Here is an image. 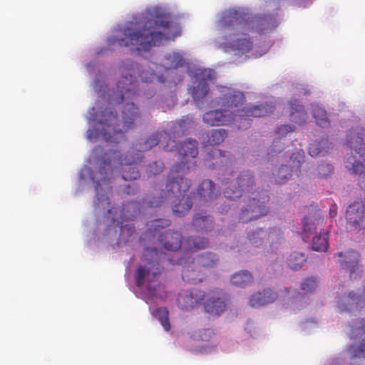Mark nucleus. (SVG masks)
Returning <instances> with one entry per match:
<instances>
[{
	"label": "nucleus",
	"mask_w": 365,
	"mask_h": 365,
	"mask_svg": "<svg viewBox=\"0 0 365 365\" xmlns=\"http://www.w3.org/2000/svg\"><path fill=\"white\" fill-rule=\"evenodd\" d=\"M204 162L207 168L216 170L223 185H227L224 189V196L227 200L234 201L242 197L239 222L247 223L268 213L269 208L266 205L269 200L268 191L254 190L255 180L252 171L244 170L235 180L232 179L235 158L230 151L212 148L205 155Z\"/></svg>",
	"instance_id": "1"
},
{
	"label": "nucleus",
	"mask_w": 365,
	"mask_h": 365,
	"mask_svg": "<svg viewBox=\"0 0 365 365\" xmlns=\"http://www.w3.org/2000/svg\"><path fill=\"white\" fill-rule=\"evenodd\" d=\"M116 34L107 37L108 46H132V50L141 55L152 46H160L180 35L178 25L170 20L168 11L162 6L148 8L145 12L135 14L133 21L115 28Z\"/></svg>",
	"instance_id": "2"
},
{
	"label": "nucleus",
	"mask_w": 365,
	"mask_h": 365,
	"mask_svg": "<svg viewBox=\"0 0 365 365\" xmlns=\"http://www.w3.org/2000/svg\"><path fill=\"white\" fill-rule=\"evenodd\" d=\"M281 0H265L267 7L273 8L274 13L253 15L248 8H231L222 12L216 26L220 36L215 39L218 48L225 52H235V55L248 53L252 42L242 36L249 31L264 34L274 29L279 23V3Z\"/></svg>",
	"instance_id": "3"
},
{
	"label": "nucleus",
	"mask_w": 365,
	"mask_h": 365,
	"mask_svg": "<svg viewBox=\"0 0 365 365\" xmlns=\"http://www.w3.org/2000/svg\"><path fill=\"white\" fill-rule=\"evenodd\" d=\"M171 168L168 177L165 190H160L158 196H148L142 202V205L136 202L123 204L122 208L112 207L107 210V217L112 225L120 228V232L128 230V236L131 237L134 227L131 224H125L132 221L141 212L145 207H155L165 201H171L172 210L177 217L185 215L193 205L192 197L195 192H191L185 196V193L191 186V181L183 177L185 173H177Z\"/></svg>",
	"instance_id": "4"
},
{
	"label": "nucleus",
	"mask_w": 365,
	"mask_h": 365,
	"mask_svg": "<svg viewBox=\"0 0 365 365\" xmlns=\"http://www.w3.org/2000/svg\"><path fill=\"white\" fill-rule=\"evenodd\" d=\"M143 257L146 262L140 264L135 269L134 278L136 287L134 293L148 304L158 299L166 298L164 285L158 282L165 261L172 264L181 265L182 280L187 283L196 284L204 279L202 269L190 257H170L165 253L159 252L156 247L148 246L145 247Z\"/></svg>",
	"instance_id": "5"
},
{
	"label": "nucleus",
	"mask_w": 365,
	"mask_h": 365,
	"mask_svg": "<svg viewBox=\"0 0 365 365\" xmlns=\"http://www.w3.org/2000/svg\"><path fill=\"white\" fill-rule=\"evenodd\" d=\"M95 88L98 93V101L96 103V108L93 107V141L95 138L101 137L106 143H119L125 140V134L120 128L115 106L122 103L121 115L124 127L127 129L134 128L135 122L141 117V113L138 106L133 102H125V100H132L126 96L122 101L118 103H107L108 93L112 94V91H117L115 88L110 89L106 85L101 84L100 81H95ZM135 98H133L134 99Z\"/></svg>",
	"instance_id": "6"
},
{
	"label": "nucleus",
	"mask_w": 365,
	"mask_h": 365,
	"mask_svg": "<svg viewBox=\"0 0 365 365\" xmlns=\"http://www.w3.org/2000/svg\"><path fill=\"white\" fill-rule=\"evenodd\" d=\"M140 153H128L124 158L120 152L106 150L98 145L93 149V163L99 165L98 171H93V185L95 187L97 205L109 207L108 193L111 190V178L120 177L124 180H134L140 177L136 165L141 162Z\"/></svg>",
	"instance_id": "7"
},
{
	"label": "nucleus",
	"mask_w": 365,
	"mask_h": 365,
	"mask_svg": "<svg viewBox=\"0 0 365 365\" xmlns=\"http://www.w3.org/2000/svg\"><path fill=\"white\" fill-rule=\"evenodd\" d=\"M118 70L120 76L116 83L117 91H112V94L108 93L107 103H118L126 96L128 98H133L139 96V81L138 78L144 83H151L156 79L158 83L163 88L168 90V93H172L176 86L179 84L181 76H178L173 79L166 78L167 76L172 73L173 69L165 70L163 65H158L150 62L146 67H143L140 63L131 60L125 59L120 62Z\"/></svg>",
	"instance_id": "8"
},
{
	"label": "nucleus",
	"mask_w": 365,
	"mask_h": 365,
	"mask_svg": "<svg viewBox=\"0 0 365 365\" xmlns=\"http://www.w3.org/2000/svg\"><path fill=\"white\" fill-rule=\"evenodd\" d=\"M274 106L272 103H264L259 105L247 106L237 113L226 109H215L204 113L202 120L212 126H220L233 123L238 129L247 130L252 123L251 117L259 118L274 111Z\"/></svg>",
	"instance_id": "9"
},
{
	"label": "nucleus",
	"mask_w": 365,
	"mask_h": 365,
	"mask_svg": "<svg viewBox=\"0 0 365 365\" xmlns=\"http://www.w3.org/2000/svg\"><path fill=\"white\" fill-rule=\"evenodd\" d=\"M346 144L350 153L345 157V168L351 174L359 175L358 184L365 190V128L349 130Z\"/></svg>",
	"instance_id": "10"
},
{
	"label": "nucleus",
	"mask_w": 365,
	"mask_h": 365,
	"mask_svg": "<svg viewBox=\"0 0 365 365\" xmlns=\"http://www.w3.org/2000/svg\"><path fill=\"white\" fill-rule=\"evenodd\" d=\"M349 335L351 339H361L360 343L351 344L326 365H360L359 361L365 359V319H354L349 324Z\"/></svg>",
	"instance_id": "11"
},
{
	"label": "nucleus",
	"mask_w": 365,
	"mask_h": 365,
	"mask_svg": "<svg viewBox=\"0 0 365 365\" xmlns=\"http://www.w3.org/2000/svg\"><path fill=\"white\" fill-rule=\"evenodd\" d=\"M317 284V278L309 277L305 278L300 284L302 292L291 287H284L281 292L284 294V297H287V308L294 313L305 308L311 301L309 294L315 290Z\"/></svg>",
	"instance_id": "12"
},
{
	"label": "nucleus",
	"mask_w": 365,
	"mask_h": 365,
	"mask_svg": "<svg viewBox=\"0 0 365 365\" xmlns=\"http://www.w3.org/2000/svg\"><path fill=\"white\" fill-rule=\"evenodd\" d=\"M187 73L191 82L188 92L195 102H199L207 94L209 85L215 79V72L210 68L188 66Z\"/></svg>",
	"instance_id": "13"
},
{
	"label": "nucleus",
	"mask_w": 365,
	"mask_h": 365,
	"mask_svg": "<svg viewBox=\"0 0 365 365\" xmlns=\"http://www.w3.org/2000/svg\"><path fill=\"white\" fill-rule=\"evenodd\" d=\"M175 145L172 151H177L181 158L179 163L173 165V170L187 173L196 167L194 159L198 155V143L196 140L189 138L180 143L175 141Z\"/></svg>",
	"instance_id": "14"
},
{
	"label": "nucleus",
	"mask_w": 365,
	"mask_h": 365,
	"mask_svg": "<svg viewBox=\"0 0 365 365\" xmlns=\"http://www.w3.org/2000/svg\"><path fill=\"white\" fill-rule=\"evenodd\" d=\"M336 307L340 313H353L365 308V286L363 289L339 294L335 297Z\"/></svg>",
	"instance_id": "15"
},
{
	"label": "nucleus",
	"mask_w": 365,
	"mask_h": 365,
	"mask_svg": "<svg viewBox=\"0 0 365 365\" xmlns=\"http://www.w3.org/2000/svg\"><path fill=\"white\" fill-rule=\"evenodd\" d=\"M168 136V134L167 133V132L163 130L152 134L146 139L138 140L133 145V150L136 152L134 153L133 151L132 153H140L143 158V152L150 150L152 148L158 144H160V146H162L164 150L171 152L173 149V147H175L176 145L175 140L172 141V143H173V145H170L168 140H167Z\"/></svg>",
	"instance_id": "16"
},
{
	"label": "nucleus",
	"mask_w": 365,
	"mask_h": 365,
	"mask_svg": "<svg viewBox=\"0 0 365 365\" xmlns=\"http://www.w3.org/2000/svg\"><path fill=\"white\" fill-rule=\"evenodd\" d=\"M187 64L186 59L180 52H170L165 54L163 63L158 65H163L165 70L173 69V72L169 76L165 74L166 78L170 79L176 78L179 75L181 76L179 83H180L185 77V71L183 67Z\"/></svg>",
	"instance_id": "17"
},
{
	"label": "nucleus",
	"mask_w": 365,
	"mask_h": 365,
	"mask_svg": "<svg viewBox=\"0 0 365 365\" xmlns=\"http://www.w3.org/2000/svg\"><path fill=\"white\" fill-rule=\"evenodd\" d=\"M346 219L348 228L359 232L365 228V205L362 201H355L346 209Z\"/></svg>",
	"instance_id": "18"
},
{
	"label": "nucleus",
	"mask_w": 365,
	"mask_h": 365,
	"mask_svg": "<svg viewBox=\"0 0 365 365\" xmlns=\"http://www.w3.org/2000/svg\"><path fill=\"white\" fill-rule=\"evenodd\" d=\"M336 255L341 258L339 261L340 267L349 271L351 279H356L361 271L359 264V254L351 250L345 252H339Z\"/></svg>",
	"instance_id": "19"
},
{
	"label": "nucleus",
	"mask_w": 365,
	"mask_h": 365,
	"mask_svg": "<svg viewBox=\"0 0 365 365\" xmlns=\"http://www.w3.org/2000/svg\"><path fill=\"white\" fill-rule=\"evenodd\" d=\"M205 292L192 289L182 291L177 299L178 305L181 309L191 310L204 300Z\"/></svg>",
	"instance_id": "20"
},
{
	"label": "nucleus",
	"mask_w": 365,
	"mask_h": 365,
	"mask_svg": "<svg viewBox=\"0 0 365 365\" xmlns=\"http://www.w3.org/2000/svg\"><path fill=\"white\" fill-rule=\"evenodd\" d=\"M220 191L215 183L211 180H204L202 181L195 192V197H192L193 204L197 200H199L200 204H205L215 200L220 195Z\"/></svg>",
	"instance_id": "21"
},
{
	"label": "nucleus",
	"mask_w": 365,
	"mask_h": 365,
	"mask_svg": "<svg viewBox=\"0 0 365 365\" xmlns=\"http://www.w3.org/2000/svg\"><path fill=\"white\" fill-rule=\"evenodd\" d=\"M296 127L293 125H280L275 130V138L269 147L268 155L273 156L281 153L285 148L286 137L294 132Z\"/></svg>",
	"instance_id": "22"
},
{
	"label": "nucleus",
	"mask_w": 365,
	"mask_h": 365,
	"mask_svg": "<svg viewBox=\"0 0 365 365\" xmlns=\"http://www.w3.org/2000/svg\"><path fill=\"white\" fill-rule=\"evenodd\" d=\"M193 125L194 119L191 115L183 116L181 119L173 122L170 125L168 131H166L168 134L167 140L170 145H173L172 141L175 140V142L176 138L184 135L188 129L193 126Z\"/></svg>",
	"instance_id": "23"
},
{
	"label": "nucleus",
	"mask_w": 365,
	"mask_h": 365,
	"mask_svg": "<svg viewBox=\"0 0 365 365\" xmlns=\"http://www.w3.org/2000/svg\"><path fill=\"white\" fill-rule=\"evenodd\" d=\"M245 101L244 93L229 88H222L221 96L217 101V105L232 108L242 105Z\"/></svg>",
	"instance_id": "24"
},
{
	"label": "nucleus",
	"mask_w": 365,
	"mask_h": 365,
	"mask_svg": "<svg viewBox=\"0 0 365 365\" xmlns=\"http://www.w3.org/2000/svg\"><path fill=\"white\" fill-rule=\"evenodd\" d=\"M160 244L168 251H177L182 246V235L180 232L168 230L158 235Z\"/></svg>",
	"instance_id": "25"
},
{
	"label": "nucleus",
	"mask_w": 365,
	"mask_h": 365,
	"mask_svg": "<svg viewBox=\"0 0 365 365\" xmlns=\"http://www.w3.org/2000/svg\"><path fill=\"white\" fill-rule=\"evenodd\" d=\"M333 148V144L328 140V137L323 135L316 138L309 145L308 153L312 157L324 156L328 154Z\"/></svg>",
	"instance_id": "26"
},
{
	"label": "nucleus",
	"mask_w": 365,
	"mask_h": 365,
	"mask_svg": "<svg viewBox=\"0 0 365 365\" xmlns=\"http://www.w3.org/2000/svg\"><path fill=\"white\" fill-rule=\"evenodd\" d=\"M170 225L168 219L158 218L147 223V230L140 237L141 242H152L156 237L160 230L165 228Z\"/></svg>",
	"instance_id": "27"
},
{
	"label": "nucleus",
	"mask_w": 365,
	"mask_h": 365,
	"mask_svg": "<svg viewBox=\"0 0 365 365\" xmlns=\"http://www.w3.org/2000/svg\"><path fill=\"white\" fill-rule=\"evenodd\" d=\"M213 217L206 212H197L193 215L192 225L196 232L207 233L214 229Z\"/></svg>",
	"instance_id": "28"
},
{
	"label": "nucleus",
	"mask_w": 365,
	"mask_h": 365,
	"mask_svg": "<svg viewBox=\"0 0 365 365\" xmlns=\"http://www.w3.org/2000/svg\"><path fill=\"white\" fill-rule=\"evenodd\" d=\"M290 106V120L299 125L306 123L308 115L304 110V108L300 101L297 99H292L289 101Z\"/></svg>",
	"instance_id": "29"
},
{
	"label": "nucleus",
	"mask_w": 365,
	"mask_h": 365,
	"mask_svg": "<svg viewBox=\"0 0 365 365\" xmlns=\"http://www.w3.org/2000/svg\"><path fill=\"white\" fill-rule=\"evenodd\" d=\"M320 219L317 220L315 216H306L303 220V230L301 233L302 238L305 242H309L311 237L317 233V225Z\"/></svg>",
	"instance_id": "30"
},
{
	"label": "nucleus",
	"mask_w": 365,
	"mask_h": 365,
	"mask_svg": "<svg viewBox=\"0 0 365 365\" xmlns=\"http://www.w3.org/2000/svg\"><path fill=\"white\" fill-rule=\"evenodd\" d=\"M267 234L266 230L262 227H247V239L255 247H260L264 243Z\"/></svg>",
	"instance_id": "31"
},
{
	"label": "nucleus",
	"mask_w": 365,
	"mask_h": 365,
	"mask_svg": "<svg viewBox=\"0 0 365 365\" xmlns=\"http://www.w3.org/2000/svg\"><path fill=\"white\" fill-rule=\"evenodd\" d=\"M225 301L219 297L208 298L204 306L205 312L213 316L220 315L225 311Z\"/></svg>",
	"instance_id": "32"
},
{
	"label": "nucleus",
	"mask_w": 365,
	"mask_h": 365,
	"mask_svg": "<svg viewBox=\"0 0 365 365\" xmlns=\"http://www.w3.org/2000/svg\"><path fill=\"white\" fill-rule=\"evenodd\" d=\"M312 114L314 118L317 125L321 128H328L330 122L326 110L319 103L312 104Z\"/></svg>",
	"instance_id": "33"
},
{
	"label": "nucleus",
	"mask_w": 365,
	"mask_h": 365,
	"mask_svg": "<svg viewBox=\"0 0 365 365\" xmlns=\"http://www.w3.org/2000/svg\"><path fill=\"white\" fill-rule=\"evenodd\" d=\"M195 263L202 269L212 268L219 262L218 255L212 252H206L197 255L195 258H192Z\"/></svg>",
	"instance_id": "34"
},
{
	"label": "nucleus",
	"mask_w": 365,
	"mask_h": 365,
	"mask_svg": "<svg viewBox=\"0 0 365 365\" xmlns=\"http://www.w3.org/2000/svg\"><path fill=\"white\" fill-rule=\"evenodd\" d=\"M266 230V240L269 243L272 252H274L277 246L284 241V235L282 230L277 227H269Z\"/></svg>",
	"instance_id": "35"
},
{
	"label": "nucleus",
	"mask_w": 365,
	"mask_h": 365,
	"mask_svg": "<svg viewBox=\"0 0 365 365\" xmlns=\"http://www.w3.org/2000/svg\"><path fill=\"white\" fill-rule=\"evenodd\" d=\"M208 245L209 240L204 237L190 236L185 241V248L192 252L205 249Z\"/></svg>",
	"instance_id": "36"
},
{
	"label": "nucleus",
	"mask_w": 365,
	"mask_h": 365,
	"mask_svg": "<svg viewBox=\"0 0 365 365\" xmlns=\"http://www.w3.org/2000/svg\"><path fill=\"white\" fill-rule=\"evenodd\" d=\"M227 136L225 129H212L203 135V141L207 145H219Z\"/></svg>",
	"instance_id": "37"
},
{
	"label": "nucleus",
	"mask_w": 365,
	"mask_h": 365,
	"mask_svg": "<svg viewBox=\"0 0 365 365\" xmlns=\"http://www.w3.org/2000/svg\"><path fill=\"white\" fill-rule=\"evenodd\" d=\"M312 240V248L313 250L317 252H325L327 251L329 243V232L324 231L323 232L317 233L311 237Z\"/></svg>",
	"instance_id": "38"
},
{
	"label": "nucleus",
	"mask_w": 365,
	"mask_h": 365,
	"mask_svg": "<svg viewBox=\"0 0 365 365\" xmlns=\"http://www.w3.org/2000/svg\"><path fill=\"white\" fill-rule=\"evenodd\" d=\"M253 277L247 270H241L235 272L231 277V282L233 285L240 287H246L252 284Z\"/></svg>",
	"instance_id": "39"
},
{
	"label": "nucleus",
	"mask_w": 365,
	"mask_h": 365,
	"mask_svg": "<svg viewBox=\"0 0 365 365\" xmlns=\"http://www.w3.org/2000/svg\"><path fill=\"white\" fill-rule=\"evenodd\" d=\"M288 152H292L289 159L293 164V168H296V173L299 175L301 173V166L304 162L305 154L302 146L299 148L294 147V148L289 149Z\"/></svg>",
	"instance_id": "40"
},
{
	"label": "nucleus",
	"mask_w": 365,
	"mask_h": 365,
	"mask_svg": "<svg viewBox=\"0 0 365 365\" xmlns=\"http://www.w3.org/2000/svg\"><path fill=\"white\" fill-rule=\"evenodd\" d=\"M307 262V257L303 252L294 251L287 257V264L292 270L300 269Z\"/></svg>",
	"instance_id": "41"
},
{
	"label": "nucleus",
	"mask_w": 365,
	"mask_h": 365,
	"mask_svg": "<svg viewBox=\"0 0 365 365\" xmlns=\"http://www.w3.org/2000/svg\"><path fill=\"white\" fill-rule=\"evenodd\" d=\"M292 170L287 165H282L272 173L273 181L277 184H284L292 176Z\"/></svg>",
	"instance_id": "42"
},
{
	"label": "nucleus",
	"mask_w": 365,
	"mask_h": 365,
	"mask_svg": "<svg viewBox=\"0 0 365 365\" xmlns=\"http://www.w3.org/2000/svg\"><path fill=\"white\" fill-rule=\"evenodd\" d=\"M152 314L158 320L165 331H168L170 329L169 312L167 308L158 307L152 311Z\"/></svg>",
	"instance_id": "43"
},
{
	"label": "nucleus",
	"mask_w": 365,
	"mask_h": 365,
	"mask_svg": "<svg viewBox=\"0 0 365 365\" xmlns=\"http://www.w3.org/2000/svg\"><path fill=\"white\" fill-rule=\"evenodd\" d=\"M282 289L279 290V293L269 288L264 289L262 292H257L261 294V297L264 299V302H265L267 304L274 302L279 297H283L285 304H287V297H284V294H282Z\"/></svg>",
	"instance_id": "44"
},
{
	"label": "nucleus",
	"mask_w": 365,
	"mask_h": 365,
	"mask_svg": "<svg viewBox=\"0 0 365 365\" xmlns=\"http://www.w3.org/2000/svg\"><path fill=\"white\" fill-rule=\"evenodd\" d=\"M334 167L325 161H322L317 166V174L321 177H327L332 173Z\"/></svg>",
	"instance_id": "45"
},
{
	"label": "nucleus",
	"mask_w": 365,
	"mask_h": 365,
	"mask_svg": "<svg viewBox=\"0 0 365 365\" xmlns=\"http://www.w3.org/2000/svg\"><path fill=\"white\" fill-rule=\"evenodd\" d=\"M163 163L160 161H155L147 166L146 172L149 175H158L163 171Z\"/></svg>",
	"instance_id": "46"
},
{
	"label": "nucleus",
	"mask_w": 365,
	"mask_h": 365,
	"mask_svg": "<svg viewBox=\"0 0 365 365\" xmlns=\"http://www.w3.org/2000/svg\"><path fill=\"white\" fill-rule=\"evenodd\" d=\"M264 301V299L261 297V294L256 292L251 295L249 303L251 307L257 308L266 305L267 304Z\"/></svg>",
	"instance_id": "47"
},
{
	"label": "nucleus",
	"mask_w": 365,
	"mask_h": 365,
	"mask_svg": "<svg viewBox=\"0 0 365 365\" xmlns=\"http://www.w3.org/2000/svg\"><path fill=\"white\" fill-rule=\"evenodd\" d=\"M139 89L140 93L139 96L143 95L147 99L153 98L156 93L155 88L151 85H147L145 88L139 87Z\"/></svg>",
	"instance_id": "48"
},
{
	"label": "nucleus",
	"mask_w": 365,
	"mask_h": 365,
	"mask_svg": "<svg viewBox=\"0 0 365 365\" xmlns=\"http://www.w3.org/2000/svg\"><path fill=\"white\" fill-rule=\"evenodd\" d=\"M301 327L304 331L309 332V331L308 329H313L317 327V322L313 320L307 321L303 322Z\"/></svg>",
	"instance_id": "49"
},
{
	"label": "nucleus",
	"mask_w": 365,
	"mask_h": 365,
	"mask_svg": "<svg viewBox=\"0 0 365 365\" xmlns=\"http://www.w3.org/2000/svg\"><path fill=\"white\" fill-rule=\"evenodd\" d=\"M138 190V187L135 183L129 184L124 188V192L128 195H135Z\"/></svg>",
	"instance_id": "50"
},
{
	"label": "nucleus",
	"mask_w": 365,
	"mask_h": 365,
	"mask_svg": "<svg viewBox=\"0 0 365 365\" xmlns=\"http://www.w3.org/2000/svg\"><path fill=\"white\" fill-rule=\"evenodd\" d=\"M271 45L269 43H265L263 46V48L260 52H258L257 50L253 53L252 55L254 58H259L262 56V55L265 54L267 52H268Z\"/></svg>",
	"instance_id": "51"
},
{
	"label": "nucleus",
	"mask_w": 365,
	"mask_h": 365,
	"mask_svg": "<svg viewBox=\"0 0 365 365\" xmlns=\"http://www.w3.org/2000/svg\"><path fill=\"white\" fill-rule=\"evenodd\" d=\"M91 170L89 167L85 166L83 167L80 173V178L81 179H84L86 175L91 176Z\"/></svg>",
	"instance_id": "52"
},
{
	"label": "nucleus",
	"mask_w": 365,
	"mask_h": 365,
	"mask_svg": "<svg viewBox=\"0 0 365 365\" xmlns=\"http://www.w3.org/2000/svg\"><path fill=\"white\" fill-rule=\"evenodd\" d=\"M230 204L229 202H225L224 204L222 205H221L220 207H217V210L220 213H226L228 212V210L230 209Z\"/></svg>",
	"instance_id": "53"
},
{
	"label": "nucleus",
	"mask_w": 365,
	"mask_h": 365,
	"mask_svg": "<svg viewBox=\"0 0 365 365\" xmlns=\"http://www.w3.org/2000/svg\"><path fill=\"white\" fill-rule=\"evenodd\" d=\"M296 90L299 96L307 95L308 93L307 89L303 85L301 84H298L296 86Z\"/></svg>",
	"instance_id": "54"
},
{
	"label": "nucleus",
	"mask_w": 365,
	"mask_h": 365,
	"mask_svg": "<svg viewBox=\"0 0 365 365\" xmlns=\"http://www.w3.org/2000/svg\"><path fill=\"white\" fill-rule=\"evenodd\" d=\"M329 217L334 218L337 215V206L336 204H332L329 207Z\"/></svg>",
	"instance_id": "55"
},
{
	"label": "nucleus",
	"mask_w": 365,
	"mask_h": 365,
	"mask_svg": "<svg viewBox=\"0 0 365 365\" xmlns=\"http://www.w3.org/2000/svg\"><path fill=\"white\" fill-rule=\"evenodd\" d=\"M237 247V245H235V243H233L232 245H225L224 247H222V249H223L225 251H231L234 250Z\"/></svg>",
	"instance_id": "56"
},
{
	"label": "nucleus",
	"mask_w": 365,
	"mask_h": 365,
	"mask_svg": "<svg viewBox=\"0 0 365 365\" xmlns=\"http://www.w3.org/2000/svg\"><path fill=\"white\" fill-rule=\"evenodd\" d=\"M86 138L88 140H91V130L88 128L86 131Z\"/></svg>",
	"instance_id": "57"
},
{
	"label": "nucleus",
	"mask_w": 365,
	"mask_h": 365,
	"mask_svg": "<svg viewBox=\"0 0 365 365\" xmlns=\"http://www.w3.org/2000/svg\"><path fill=\"white\" fill-rule=\"evenodd\" d=\"M274 255H277L276 259H278L279 257H280V255H278V254H277L276 252H274Z\"/></svg>",
	"instance_id": "58"
},
{
	"label": "nucleus",
	"mask_w": 365,
	"mask_h": 365,
	"mask_svg": "<svg viewBox=\"0 0 365 365\" xmlns=\"http://www.w3.org/2000/svg\"><path fill=\"white\" fill-rule=\"evenodd\" d=\"M310 4L309 3H307L304 6V7H307V6H309Z\"/></svg>",
	"instance_id": "59"
},
{
	"label": "nucleus",
	"mask_w": 365,
	"mask_h": 365,
	"mask_svg": "<svg viewBox=\"0 0 365 365\" xmlns=\"http://www.w3.org/2000/svg\"><path fill=\"white\" fill-rule=\"evenodd\" d=\"M294 143L293 142H292V147H294Z\"/></svg>",
	"instance_id": "60"
}]
</instances>
